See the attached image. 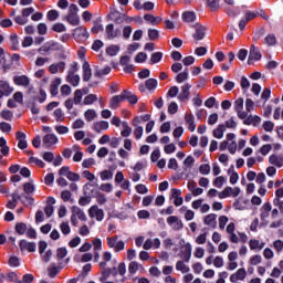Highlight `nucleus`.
I'll return each instance as SVG.
<instances>
[{
  "label": "nucleus",
  "mask_w": 283,
  "mask_h": 283,
  "mask_svg": "<svg viewBox=\"0 0 283 283\" xmlns=\"http://www.w3.org/2000/svg\"><path fill=\"white\" fill-rule=\"evenodd\" d=\"M88 216L90 218L97 220V222H103V220H105V211L98 208V206H92L88 209Z\"/></svg>",
  "instance_id": "0eeeda50"
},
{
  "label": "nucleus",
  "mask_w": 283,
  "mask_h": 283,
  "mask_svg": "<svg viewBox=\"0 0 283 283\" xmlns=\"http://www.w3.org/2000/svg\"><path fill=\"white\" fill-rule=\"evenodd\" d=\"M63 83V80L61 77H56L50 85V94L52 96H57L59 95V86Z\"/></svg>",
  "instance_id": "cd10ccee"
},
{
  "label": "nucleus",
  "mask_w": 283,
  "mask_h": 283,
  "mask_svg": "<svg viewBox=\"0 0 283 283\" xmlns=\"http://www.w3.org/2000/svg\"><path fill=\"white\" fill-rule=\"evenodd\" d=\"M49 61L50 57L38 56L34 64L36 65V67H43V65H45V63H48Z\"/></svg>",
  "instance_id": "0e129e2a"
},
{
  "label": "nucleus",
  "mask_w": 283,
  "mask_h": 283,
  "mask_svg": "<svg viewBox=\"0 0 283 283\" xmlns=\"http://www.w3.org/2000/svg\"><path fill=\"white\" fill-rule=\"evenodd\" d=\"M125 101L123 93L119 95H114L109 99V109H118L120 107V104Z\"/></svg>",
  "instance_id": "4468645a"
},
{
  "label": "nucleus",
  "mask_w": 283,
  "mask_h": 283,
  "mask_svg": "<svg viewBox=\"0 0 283 283\" xmlns=\"http://www.w3.org/2000/svg\"><path fill=\"white\" fill-rule=\"evenodd\" d=\"M199 172L201 174V176H209L211 174V166L209 164L200 165Z\"/></svg>",
  "instance_id": "13d9d810"
},
{
  "label": "nucleus",
  "mask_w": 283,
  "mask_h": 283,
  "mask_svg": "<svg viewBox=\"0 0 283 283\" xmlns=\"http://www.w3.org/2000/svg\"><path fill=\"white\" fill-rule=\"evenodd\" d=\"M0 87L1 90H3V93L6 94V96H10V94H12V92H14V88H12L10 86V83H8V81H0Z\"/></svg>",
  "instance_id": "4c0bfd02"
},
{
  "label": "nucleus",
  "mask_w": 283,
  "mask_h": 283,
  "mask_svg": "<svg viewBox=\"0 0 283 283\" xmlns=\"http://www.w3.org/2000/svg\"><path fill=\"white\" fill-rule=\"evenodd\" d=\"M73 103L74 105H81L83 103V92L81 90L74 92Z\"/></svg>",
  "instance_id": "4d7b16f0"
},
{
  "label": "nucleus",
  "mask_w": 283,
  "mask_h": 283,
  "mask_svg": "<svg viewBox=\"0 0 283 283\" xmlns=\"http://www.w3.org/2000/svg\"><path fill=\"white\" fill-rule=\"evenodd\" d=\"M233 196V188L232 187H226L221 192L218 193V197L221 200H224V198H231Z\"/></svg>",
  "instance_id": "c03bdc74"
},
{
  "label": "nucleus",
  "mask_w": 283,
  "mask_h": 283,
  "mask_svg": "<svg viewBox=\"0 0 283 283\" xmlns=\"http://www.w3.org/2000/svg\"><path fill=\"white\" fill-rule=\"evenodd\" d=\"M241 120H243L244 125H253L254 127H256V125L262 122V118H260V116L258 115H249L247 113L245 118H241Z\"/></svg>",
  "instance_id": "dca6fc26"
},
{
  "label": "nucleus",
  "mask_w": 283,
  "mask_h": 283,
  "mask_svg": "<svg viewBox=\"0 0 283 283\" xmlns=\"http://www.w3.org/2000/svg\"><path fill=\"white\" fill-rule=\"evenodd\" d=\"M50 74H59V72H65V62L53 63L49 66Z\"/></svg>",
  "instance_id": "b1692460"
},
{
  "label": "nucleus",
  "mask_w": 283,
  "mask_h": 283,
  "mask_svg": "<svg viewBox=\"0 0 283 283\" xmlns=\"http://www.w3.org/2000/svg\"><path fill=\"white\" fill-rule=\"evenodd\" d=\"M20 202H22L24 207H32V205H34V197L24 192L21 195Z\"/></svg>",
  "instance_id": "f704fd0d"
},
{
  "label": "nucleus",
  "mask_w": 283,
  "mask_h": 283,
  "mask_svg": "<svg viewBox=\"0 0 283 283\" xmlns=\"http://www.w3.org/2000/svg\"><path fill=\"white\" fill-rule=\"evenodd\" d=\"M265 245L266 243L260 242V240L258 239H251L249 242L251 251H262V249H264Z\"/></svg>",
  "instance_id": "c85d7f7f"
},
{
  "label": "nucleus",
  "mask_w": 283,
  "mask_h": 283,
  "mask_svg": "<svg viewBox=\"0 0 283 283\" xmlns=\"http://www.w3.org/2000/svg\"><path fill=\"white\" fill-rule=\"evenodd\" d=\"M158 87V80L156 78H148L145 84L139 85V92H145L148 90L149 92L156 90Z\"/></svg>",
  "instance_id": "f8f14e48"
},
{
  "label": "nucleus",
  "mask_w": 283,
  "mask_h": 283,
  "mask_svg": "<svg viewBox=\"0 0 283 283\" xmlns=\"http://www.w3.org/2000/svg\"><path fill=\"white\" fill-rule=\"evenodd\" d=\"M114 271H116V268H113V270L108 269V270L102 271V276L99 277V282L101 283H114L112 281H107V277H109V273H112Z\"/></svg>",
  "instance_id": "09e8293b"
},
{
  "label": "nucleus",
  "mask_w": 283,
  "mask_h": 283,
  "mask_svg": "<svg viewBox=\"0 0 283 283\" xmlns=\"http://www.w3.org/2000/svg\"><path fill=\"white\" fill-rule=\"evenodd\" d=\"M98 101V95L96 94H88L83 99V105H94Z\"/></svg>",
  "instance_id": "de8ad7c7"
},
{
  "label": "nucleus",
  "mask_w": 283,
  "mask_h": 283,
  "mask_svg": "<svg viewBox=\"0 0 283 283\" xmlns=\"http://www.w3.org/2000/svg\"><path fill=\"white\" fill-rule=\"evenodd\" d=\"M97 116L98 114L94 108H88L84 112V118L87 123H92Z\"/></svg>",
  "instance_id": "e433bc0d"
},
{
  "label": "nucleus",
  "mask_w": 283,
  "mask_h": 283,
  "mask_svg": "<svg viewBox=\"0 0 283 283\" xmlns=\"http://www.w3.org/2000/svg\"><path fill=\"white\" fill-rule=\"evenodd\" d=\"M60 230L62 231L63 235H70V233H72V228H70L69 222H62L60 224Z\"/></svg>",
  "instance_id": "680f3d73"
},
{
  "label": "nucleus",
  "mask_w": 283,
  "mask_h": 283,
  "mask_svg": "<svg viewBox=\"0 0 283 283\" xmlns=\"http://www.w3.org/2000/svg\"><path fill=\"white\" fill-rule=\"evenodd\" d=\"M144 20L150 23V25H158L163 21L161 17H155L154 14H145Z\"/></svg>",
  "instance_id": "c9c22d12"
},
{
  "label": "nucleus",
  "mask_w": 283,
  "mask_h": 283,
  "mask_svg": "<svg viewBox=\"0 0 283 283\" xmlns=\"http://www.w3.org/2000/svg\"><path fill=\"white\" fill-rule=\"evenodd\" d=\"M118 52H120V46L116 45V44H111L107 49H106V54L108 56H116V54H118Z\"/></svg>",
  "instance_id": "8fccbe9b"
},
{
  "label": "nucleus",
  "mask_w": 283,
  "mask_h": 283,
  "mask_svg": "<svg viewBox=\"0 0 283 283\" xmlns=\"http://www.w3.org/2000/svg\"><path fill=\"white\" fill-rule=\"evenodd\" d=\"M207 8L211 10V12H218L222 4H220V0H207Z\"/></svg>",
  "instance_id": "72a5a7b5"
},
{
  "label": "nucleus",
  "mask_w": 283,
  "mask_h": 283,
  "mask_svg": "<svg viewBox=\"0 0 283 283\" xmlns=\"http://www.w3.org/2000/svg\"><path fill=\"white\" fill-rule=\"evenodd\" d=\"M118 36H120V29L115 28L113 23L105 27V39H107V41H114V39H118Z\"/></svg>",
  "instance_id": "39448f33"
},
{
  "label": "nucleus",
  "mask_w": 283,
  "mask_h": 283,
  "mask_svg": "<svg viewBox=\"0 0 283 283\" xmlns=\"http://www.w3.org/2000/svg\"><path fill=\"white\" fill-rule=\"evenodd\" d=\"M52 30H53V32L61 33V32H66L67 28L65 27V24L57 22V23L53 24Z\"/></svg>",
  "instance_id": "e2e57ef3"
},
{
  "label": "nucleus",
  "mask_w": 283,
  "mask_h": 283,
  "mask_svg": "<svg viewBox=\"0 0 283 283\" xmlns=\"http://www.w3.org/2000/svg\"><path fill=\"white\" fill-rule=\"evenodd\" d=\"M193 29L195 33L192 34V39H195V41H202L207 35V28L200 23H196Z\"/></svg>",
  "instance_id": "1a4fd4ad"
},
{
  "label": "nucleus",
  "mask_w": 283,
  "mask_h": 283,
  "mask_svg": "<svg viewBox=\"0 0 283 283\" xmlns=\"http://www.w3.org/2000/svg\"><path fill=\"white\" fill-rule=\"evenodd\" d=\"M123 130L120 132V135L124 138H129L132 136V127H129V124L127 122H122Z\"/></svg>",
  "instance_id": "79ce46f5"
},
{
  "label": "nucleus",
  "mask_w": 283,
  "mask_h": 283,
  "mask_svg": "<svg viewBox=\"0 0 283 283\" xmlns=\"http://www.w3.org/2000/svg\"><path fill=\"white\" fill-rule=\"evenodd\" d=\"M185 120L189 132H196V122L193 119V115H186Z\"/></svg>",
  "instance_id": "49530a36"
},
{
  "label": "nucleus",
  "mask_w": 283,
  "mask_h": 283,
  "mask_svg": "<svg viewBox=\"0 0 283 283\" xmlns=\"http://www.w3.org/2000/svg\"><path fill=\"white\" fill-rule=\"evenodd\" d=\"M73 39L75 41H87L90 39V33L87 32V28L85 27H77L76 29L73 30Z\"/></svg>",
  "instance_id": "423d86ee"
},
{
  "label": "nucleus",
  "mask_w": 283,
  "mask_h": 283,
  "mask_svg": "<svg viewBox=\"0 0 283 283\" xmlns=\"http://www.w3.org/2000/svg\"><path fill=\"white\" fill-rule=\"evenodd\" d=\"M59 51V42L49 41L38 49L41 56H50L52 52Z\"/></svg>",
  "instance_id": "20e7f679"
},
{
  "label": "nucleus",
  "mask_w": 283,
  "mask_h": 283,
  "mask_svg": "<svg viewBox=\"0 0 283 283\" xmlns=\"http://www.w3.org/2000/svg\"><path fill=\"white\" fill-rule=\"evenodd\" d=\"M180 93L178 95V101H180V103H185V101H189V96H191V84L186 83L180 87Z\"/></svg>",
  "instance_id": "9d476101"
},
{
  "label": "nucleus",
  "mask_w": 283,
  "mask_h": 283,
  "mask_svg": "<svg viewBox=\"0 0 283 283\" xmlns=\"http://www.w3.org/2000/svg\"><path fill=\"white\" fill-rule=\"evenodd\" d=\"M73 216H75V218H78V220H81L82 222H87V216L81 208H74Z\"/></svg>",
  "instance_id": "58836bf2"
},
{
  "label": "nucleus",
  "mask_w": 283,
  "mask_h": 283,
  "mask_svg": "<svg viewBox=\"0 0 283 283\" xmlns=\"http://www.w3.org/2000/svg\"><path fill=\"white\" fill-rule=\"evenodd\" d=\"M123 96H124V101H128L130 105H136V103H138V96H136V94L129 91H124Z\"/></svg>",
  "instance_id": "7c9ffc66"
},
{
  "label": "nucleus",
  "mask_w": 283,
  "mask_h": 283,
  "mask_svg": "<svg viewBox=\"0 0 283 283\" xmlns=\"http://www.w3.org/2000/svg\"><path fill=\"white\" fill-rule=\"evenodd\" d=\"M93 129L96 134H101L103 132H107L109 129V122L99 120L93 124Z\"/></svg>",
  "instance_id": "412c9836"
},
{
  "label": "nucleus",
  "mask_w": 283,
  "mask_h": 283,
  "mask_svg": "<svg viewBox=\"0 0 283 283\" xmlns=\"http://www.w3.org/2000/svg\"><path fill=\"white\" fill-rule=\"evenodd\" d=\"M187 188H188V191H190L191 195L195 197L202 196V193H205V189L198 187V184H196L195 180L188 181Z\"/></svg>",
  "instance_id": "ddd939ff"
},
{
  "label": "nucleus",
  "mask_w": 283,
  "mask_h": 283,
  "mask_svg": "<svg viewBox=\"0 0 283 283\" xmlns=\"http://www.w3.org/2000/svg\"><path fill=\"white\" fill-rule=\"evenodd\" d=\"M108 249H114L115 253H120V251H125V241H118V235H113L106 238Z\"/></svg>",
  "instance_id": "7ed1b4c3"
},
{
  "label": "nucleus",
  "mask_w": 283,
  "mask_h": 283,
  "mask_svg": "<svg viewBox=\"0 0 283 283\" xmlns=\"http://www.w3.org/2000/svg\"><path fill=\"white\" fill-rule=\"evenodd\" d=\"M28 231V224L24 222H19L15 224V232L18 235H24V233Z\"/></svg>",
  "instance_id": "5fc2aeb1"
},
{
  "label": "nucleus",
  "mask_w": 283,
  "mask_h": 283,
  "mask_svg": "<svg viewBox=\"0 0 283 283\" xmlns=\"http://www.w3.org/2000/svg\"><path fill=\"white\" fill-rule=\"evenodd\" d=\"M234 167H230L228 170V174L230 176V185H235L238 182V180H240V175H238V172H235Z\"/></svg>",
  "instance_id": "37998d69"
},
{
  "label": "nucleus",
  "mask_w": 283,
  "mask_h": 283,
  "mask_svg": "<svg viewBox=\"0 0 283 283\" xmlns=\"http://www.w3.org/2000/svg\"><path fill=\"white\" fill-rule=\"evenodd\" d=\"M176 270L180 271L181 273H189V266L185 264V261H178L176 263Z\"/></svg>",
  "instance_id": "052dcab7"
},
{
  "label": "nucleus",
  "mask_w": 283,
  "mask_h": 283,
  "mask_svg": "<svg viewBox=\"0 0 283 283\" xmlns=\"http://www.w3.org/2000/svg\"><path fill=\"white\" fill-rule=\"evenodd\" d=\"M17 140L19 149H27L28 148V140H25V133L18 132L17 133Z\"/></svg>",
  "instance_id": "c756f323"
},
{
  "label": "nucleus",
  "mask_w": 283,
  "mask_h": 283,
  "mask_svg": "<svg viewBox=\"0 0 283 283\" xmlns=\"http://www.w3.org/2000/svg\"><path fill=\"white\" fill-rule=\"evenodd\" d=\"M42 143L45 145V147H54V145L59 143V137H56L54 134H46L43 137Z\"/></svg>",
  "instance_id": "6ab92c4d"
},
{
  "label": "nucleus",
  "mask_w": 283,
  "mask_h": 283,
  "mask_svg": "<svg viewBox=\"0 0 283 283\" xmlns=\"http://www.w3.org/2000/svg\"><path fill=\"white\" fill-rule=\"evenodd\" d=\"M196 244H207V232H203L201 234H199L196 239H195Z\"/></svg>",
  "instance_id": "774afa93"
},
{
  "label": "nucleus",
  "mask_w": 283,
  "mask_h": 283,
  "mask_svg": "<svg viewBox=\"0 0 283 283\" xmlns=\"http://www.w3.org/2000/svg\"><path fill=\"white\" fill-rule=\"evenodd\" d=\"M10 43H11V49L17 52L19 51V35L17 33H12L9 38Z\"/></svg>",
  "instance_id": "ea45409f"
},
{
  "label": "nucleus",
  "mask_w": 283,
  "mask_h": 283,
  "mask_svg": "<svg viewBox=\"0 0 283 283\" xmlns=\"http://www.w3.org/2000/svg\"><path fill=\"white\" fill-rule=\"evenodd\" d=\"M226 231L228 233V240H230V242L232 244H238V242H243L247 243L249 242V237L247 235V233L244 232H239L238 235L235 233V223L234 222H230L227 228Z\"/></svg>",
  "instance_id": "f257e3e1"
},
{
  "label": "nucleus",
  "mask_w": 283,
  "mask_h": 283,
  "mask_svg": "<svg viewBox=\"0 0 283 283\" xmlns=\"http://www.w3.org/2000/svg\"><path fill=\"white\" fill-rule=\"evenodd\" d=\"M271 209H273V207L271 206V202H265L262 207H261V214L260 218L261 220H266L269 218V216H271Z\"/></svg>",
  "instance_id": "393cba45"
},
{
  "label": "nucleus",
  "mask_w": 283,
  "mask_h": 283,
  "mask_svg": "<svg viewBox=\"0 0 283 283\" xmlns=\"http://www.w3.org/2000/svg\"><path fill=\"white\" fill-rule=\"evenodd\" d=\"M217 219H218V214L210 213L205 217L203 224H206L207 227H210V229H216V227H218Z\"/></svg>",
  "instance_id": "f3484780"
},
{
  "label": "nucleus",
  "mask_w": 283,
  "mask_h": 283,
  "mask_svg": "<svg viewBox=\"0 0 283 283\" xmlns=\"http://www.w3.org/2000/svg\"><path fill=\"white\" fill-rule=\"evenodd\" d=\"M20 249L21 251H29V253H34V251H36V243L28 242L27 240H21Z\"/></svg>",
  "instance_id": "5701e85b"
},
{
  "label": "nucleus",
  "mask_w": 283,
  "mask_h": 283,
  "mask_svg": "<svg viewBox=\"0 0 283 283\" xmlns=\"http://www.w3.org/2000/svg\"><path fill=\"white\" fill-rule=\"evenodd\" d=\"M23 191H24V193L30 196V195L34 193V191H36V187L34 186L33 182H25V184H23Z\"/></svg>",
  "instance_id": "6e6d98bb"
},
{
  "label": "nucleus",
  "mask_w": 283,
  "mask_h": 283,
  "mask_svg": "<svg viewBox=\"0 0 283 283\" xmlns=\"http://www.w3.org/2000/svg\"><path fill=\"white\" fill-rule=\"evenodd\" d=\"M66 83L73 85V87H78V83H81V76L76 73H67Z\"/></svg>",
  "instance_id": "bb28decb"
},
{
  "label": "nucleus",
  "mask_w": 283,
  "mask_h": 283,
  "mask_svg": "<svg viewBox=\"0 0 283 283\" xmlns=\"http://www.w3.org/2000/svg\"><path fill=\"white\" fill-rule=\"evenodd\" d=\"M270 165L277 167L279 169L283 167V155L272 154L269 157Z\"/></svg>",
  "instance_id": "4be33fe9"
},
{
  "label": "nucleus",
  "mask_w": 283,
  "mask_h": 283,
  "mask_svg": "<svg viewBox=\"0 0 283 283\" xmlns=\"http://www.w3.org/2000/svg\"><path fill=\"white\" fill-rule=\"evenodd\" d=\"M65 21H67V23L73 27L81 24V18L78 17V7L76 4H70L69 13L65 17Z\"/></svg>",
  "instance_id": "f03ea898"
},
{
  "label": "nucleus",
  "mask_w": 283,
  "mask_h": 283,
  "mask_svg": "<svg viewBox=\"0 0 283 283\" xmlns=\"http://www.w3.org/2000/svg\"><path fill=\"white\" fill-rule=\"evenodd\" d=\"M189 78V69H185L184 72L177 74L176 82L177 83H185Z\"/></svg>",
  "instance_id": "864d4df0"
},
{
  "label": "nucleus",
  "mask_w": 283,
  "mask_h": 283,
  "mask_svg": "<svg viewBox=\"0 0 283 283\" xmlns=\"http://www.w3.org/2000/svg\"><path fill=\"white\" fill-rule=\"evenodd\" d=\"M224 182H227V178H224V176H219L213 180V186L217 187V189H222Z\"/></svg>",
  "instance_id": "bf43d9fd"
},
{
  "label": "nucleus",
  "mask_w": 283,
  "mask_h": 283,
  "mask_svg": "<svg viewBox=\"0 0 283 283\" xmlns=\"http://www.w3.org/2000/svg\"><path fill=\"white\" fill-rule=\"evenodd\" d=\"M260 59H262V53H260V49L252 44L250 46L248 63H251V61H260Z\"/></svg>",
  "instance_id": "aec40b11"
},
{
  "label": "nucleus",
  "mask_w": 283,
  "mask_h": 283,
  "mask_svg": "<svg viewBox=\"0 0 283 283\" xmlns=\"http://www.w3.org/2000/svg\"><path fill=\"white\" fill-rule=\"evenodd\" d=\"M0 282H17V273L10 272L7 275L1 274L0 275Z\"/></svg>",
  "instance_id": "a19ab883"
},
{
  "label": "nucleus",
  "mask_w": 283,
  "mask_h": 283,
  "mask_svg": "<svg viewBox=\"0 0 283 283\" xmlns=\"http://www.w3.org/2000/svg\"><path fill=\"white\" fill-rule=\"evenodd\" d=\"M182 20L186 23H193V21H196V13H193L192 11H186L182 13Z\"/></svg>",
  "instance_id": "3c124183"
},
{
  "label": "nucleus",
  "mask_w": 283,
  "mask_h": 283,
  "mask_svg": "<svg viewBox=\"0 0 283 283\" xmlns=\"http://www.w3.org/2000/svg\"><path fill=\"white\" fill-rule=\"evenodd\" d=\"M1 118H3V120H12V118L14 117V115L12 114L11 111L4 109L0 113Z\"/></svg>",
  "instance_id": "338daca9"
},
{
  "label": "nucleus",
  "mask_w": 283,
  "mask_h": 283,
  "mask_svg": "<svg viewBox=\"0 0 283 283\" xmlns=\"http://www.w3.org/2000/svg\"><path fill=\"white\" fill-rule=\"evenodd\" d=\"M143 271V265H140L138 262L136 261H132L128 265V273L129 275H136V273H138V271Z\"/></svg>",
  "instance_id": "473e14b6"
},
{
  "label": "nucleus",
  "mask_w": 283,
  "mask_h": 283,
  "mask_svg": "<svg viewBox=\"0 0 283 283\" xmlns=\"http://www.w3.org/2000/svg\"><path fill=\"white\" fill-rule=\"evenodd\" d=\"M83 70V81L87 82L92 78V67L88 62H84L82 65Z\"/></svg>",
  "instance_id": "2f4dec72"
},
{
  "label": "nucleus",
  "mask_w": 283,
  "mask_h": 283,
  "mask_svg": "<svg viewBox=\"0 0 283 283\" xmlns=\"http://www.w3.org/2000/svg\"><path fill=\"white\" fill-rule=\"evenodd\" d=\"M224 129H226V126L224 124H220L214 130H213V137L214 138H223L224 137Z\"/></svg>",
  "instance_id": "603ef678"
},
{
  "label": "nucleus",
  "mask_w": 283,
  "mask_h": 283,
  "mask_svg": "<svg viewBox=\"0 0 283 283\" xmlns=\"http://www.w3.org/2000/svg\"><path fill=\"white\" fill-rule=\"evenodd\" d=\"M247 279V270L244 268L239 269L235 273L231 274L230 282H243Z\"/></svg>",
  "instance_id": "a211bd4d"
},
{
  "label": "nucleus",
  "mask_w": 283,
  "mask_h": 283,
  "mask_svg": "<svg viewBox=\"0 0 283 283\" xmlns=\"http://www.w3.org/2000/svg\"><path fill=\"white\" fill-rule=\"evenodd\" d=\"M193 249L191 247V243L184 244L181 258H182V260H185V262H189L191 260V251Z\"/></svg>",
  "instance_id": "a878e982"
},
{
  "label": "nucleus",
  "mask_w": 283,
  "mask_h": 283,
  "mask_svg": "<svg viewBox=\"0 0 283 283\" xmlns=\"http://www.w3.org/2000/svg\"><path fill=\"white\" fill-rule=\"evenodd\" d=\"M167 224L171 227L172 231H180L185 227V223H182V220L176 216H170L167 218Z\"/></svg>",
  "instance_id": "6e6552de"
},
{
  "label": "nucleus",
  "mask_w": 283,
  "mask_h": 283,
  "mask_svg": "<svg viewBox=\"0 0 283 283\" xmlns=\"http://www.w3.org/2000/svg\"><path fill=\"white\" fill-rule=\"evenodd\" d=\"M53 116L56 123H63L65 120V113H63V109L56 108L53 112Z\"/></svg>",
  "instance_id": "a18cd8bd"
},
{
  "label": "nucleus",
  "mask_w": 283,
  "mask_h": 283,
  "mask_svg": "<svg viewBox=\"0 0 283 283\" xmlns=\"http://www.w3.org/2000/svg\"><path fill=\"white\" fill-rule=\"evenodd\" d=\"M244 109V98L239 97L234 102V111L237 112L238 118H247V112Z\"/></svg>",
  "instance_id": "9b49d317"
},
{
  "label": "nucleus",
  "mask_w": 283,
  "mask_h": 283,
  "mask_svg": "<svg viewBox=\"0 0 283 283\" xmlns=\"http://www.w3.org/2000/svg\"><path fill=\"white\" fill-rule=\"evenodd\" d=\"M14 85H18L20 87H29L30 86V77L27 75H15L13 77Z\"/></svg>",
  "instance_id": "2eb2a0df"
},
{
  "label": "nucleus",
  "mask_w": 283,
  "mask_h": 283,
  "mask_svg": "<svg viewBox=\"0 0 283 283\" xmlns=\"http://www.w3.org/2000/svg\"><path fill=\"white\" fill-rule=\"evenodd\" d=\"M48 21H56L59 19V11L56 10H50L46 13Z\"/></svg>",
  "instance_id": "69168bd1"
}]
</instances>
